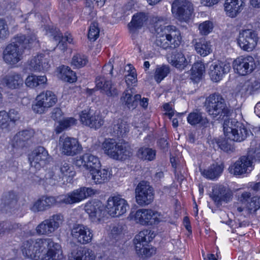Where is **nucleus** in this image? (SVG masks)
Masks as SVG:
<instances>
[{
    "label": "nucleus",
    "instance_id": "nucleus-34",
    "mask_svg": "<svg viewBox=\"0 0 260 260\" xmlns=\"http://www.w3.org/2000/svg\"><path fill=\"white\" fill-rule=\"evenodd\" d=\"M155 236V234L151 230H144L140 231L136 235L134 240L135 247L138 245V244H140V245L148 244L153 240Z\"/></svg>",
    "mask_w": 260,
    "mask_h": 260
},
{
    "label": "nucleus",
    "instance_id": "nucleus-63",
    "mask_svg": "<svg viewBox=\"0 0 260 260\" xmlns=\"http://www.w3.org/2000/svg\"><path fill=\"white\" fill-rule=\"evenodd\" d=\"M84 154L79 157H77L74 161V165L79 167H83L86 169V162L85 158H84Z\"/></svg>",
    "mask_w": 260,
    "mask_h": 260
},
{
    "label": "nucleus",
    "instance_id": "nucleus-43",
    "mask_svg": "<svg viewBox=\"0 0 260 260\" xmlns=\"http://www.w3.org/2000/svg\"><path fill=\"white\" fill-rule=\"evenodd\" d=\"M137 253L143 258H146L151 256L155 253L156 249L155 248L147 244L138 245L135 247Z\"/></svg>",
    "mask_w": 260,
    "mask_h": 260
},
{
    "label": "nucleus",
    "instance_id": "nucleus-28",
    "mask_svg": "<svg viewBox=\"0 0 260 260\" xmlns=\"http://www.w3.org/2000/svg\"><path fill=\"white\" fill-rule=\"evenodd\" d=\"M129 130V126L127 122L121 119H118L113 121L110 133L114 137L123 138L126 136Z\"/></svg>",
    "mask_w": 260,
    "mask_h": 260
},
{
    "label": "nucleus",
    "instance_id": "nucleus-13",
    "mask_svg": "<svg viewBox=\"0 0 260 260\" xmlns=\"http://www.w3.org/2000/svg\"><path fill=\"white\" fill-rule=\"evenodd\" d=\"M96 192L95 190L91 187H81L67 195L60 196L59 202L66 204L78 203L88 197L94 195Z\"/></svg>",
    "mask_w": 260,
    "mask_h": 260
},
{
    "label": "nucleus",
    "instance_id": "nucleus-32",
    "mask_svg": "<svg viewBox=\"0 0 260 260\" xmlns=\"http://www.w3.org/2000/svg\"><path fill=\"white\" fill-rule=\"evenodd\" d=\"M91 179L93 182L96 184H103L108 181L110 178L111 174L106 169L98 170L93 169L90 172Z\"/></svg>",
    "mask_w": 260,
    "mask_h": 260
},
{
    "label": "nucleus",
    "instance_id": "nucleus-12",
    "mask_svg": "<svg viewBox=\"0 0 260 260\" xmlns=\"http://www.w3.org/2000/svg\"><path fill=\"white\" fill-rule=\"evenodd\" d=\"M258 40L256 31L252 29H242L239 32L238 44L242 49L249 52L256 47Z\"/></svg>",
    "mask_w": 260,
    "mask_h": 260
},
{
    "label": "nucleus",
    "instance_id": "nucleus-24",
    "mask_svg": "<svg viewBox=\"0 0 260 260\" xmlns=\"http://www.w3.org/2000/svg\"><path fill=\"white\" fill-rule=\"evenodd\" d=\"M245 6V0H225L223 7L226 15L235 18Z\"/></svg>",
    "mask_w": 260,
    "mask_h": 260
},
{
    "label": "nucleus",
    "instance_id": "nucleus-50",
    "mask_svg": "<svg viewBox=\"0 0 260 260\" xmlns=\"http://www.w3.org/2000/svg\"><path fill=\"white\" fill-rule=\"evenodd\" d=\"M88 62L86 56L79 54L74 55L72 60L71 64L77 68H80L85 66Z\"/></svg>",
    "mask_w": 260,
    "mask_h": 260
},
{
    "label": "nucleus",
    "instance_id": "nucleus-22",
    "mask_svg": "<svg viewBox=\"0 0 260 260\" xmlns=\"http://www.w3.org/2000/svg\"><path fill=\"white\" fill-rule=\"evenodd\" d=\"M85 210L92 222H99L104 215V206L99 200L87 203L85 206Z\"/></svg>",
    "mask_w": 260,
    "mask_h": 260
},
{
    "label": "nucleus",
    "instance_id": "nucleus-48",
    "mask_svg": "<svg viewBox=\"0 0 260 260\" xmlns=\"http://www.w3.org/2000/svg\"><path fill=\"white\" fill-rule=\"evenodd\" d=\"M137 155L143 160H152L155 157L156 152L149 148H141L138 151Z\"/></svg>",
    "mask_w": 260,
    "mask_h": 260
},
{
    "label": "nucleus",
    "instance_id": "nucleus-62",
    "mask_svg": "<svg viewBox=\"0 0 260 260\" xmlns=\"http://www.w3.org/2000/svg\"><path fill=\"white\" fill-rule=\"evenodd\" d=\"M62 115L61 110L59 108H56L51 112V117L55 121H58L60 120Z\"/></svg>",
    "mask_w": 260,
    "mask_h": 260
},
{
    "label": "nucleus",
    "instance_id": "nucleus-38",
    "mask_svg": "<svg viewBox=\"0 0 260 260\" xmlns=\"http://www.w3.org/2000/svg\"><path fill=\"white\" fill-rule=\"evenodd\" d=\"M194 47L197 53L203 56L208 55L212 51L210 43L205 39H200L195 44Z\"/></svg>",
    "mask_w": 260,
    "mask_h": 260
},
{
    "label": "nucleus",
    "instance_id": "nucleus-26",
    "mask_svg": "<svg viewBox=\"0 0 260 260\" xmlns=\"http://www.w3.org/2000/svg\"><path fill=\"white\" fill-rule=\"evenodd\" d=\"M2 83L9 89H19L23 85V79L20 74L11 72L3 78Z\"/></svg>",
    "mask_w": 260,
    "mask_h": 260
},
{
    "label": "nucleus",
    "instance_id": "nucleus-64",
    "mask_svg": "<svg viewBox=\"0 0 260 260\" xmlns=\"http://www.w3.org/2000/svg\"><path fill=\"white\" fill-rule=\"evenodd\" d=\"M220 0H201V3L206 6L211 7L218 4Z\"/></svg>",
    "mask_w": 260,
    "mask_h": 260
},
{
    "label": "nucleus",
    "instance_id": "nucleus-56",
    "mask_svg": "<svg viewBox=\"0 0 260 260\" xmlns=\"http://www.w3.org/2000/svg\"><path fill=\"white\" fill-rule=\"evenodd\" d=\"M10 125V121L7 112L5 110L0 111V128L8 129Z\"/></svg>",
    "mask_w": 260,
    "mask_h": 260
},
{
    "label": "nucleus",
    "instance_id": "nucleus-23",
    "mask_svg": "<svg viewBox=\"0 0 260 260\" xmlns=\"http://www.w3.org/2000/svg\"><path fill=\"white\" fill-rule=\"evenodd\" d=\"M230 69L231 66L229 62L218 61L210 66L209 74L212 80L218 82L225 74L230 72Z\"/></svg>",
    "mask_w": 260,
    "mask_h": 260
},
{
    "label": "nucleus",
    "instance_id": "nucleus-53",
    "mask_svg": "<svg viewBox=\"0 0 260 260\" xmlns=\"http://www.w3.org/2000/svg\"><path fill=\"white\" fill-rule=\"evenodd\" d=\"M128 74L125 76V82L127 85H132L137 82V75L135 69L131 65L128 64Z\"/></svg>",
    "mask_w": 260,
    "mask_h": 260
},
{
    "label": "nucleus",
    "instance_id": "nucleus-4",
    "mask_svg": "<svg viewBox=\"0 0 260 260\" xmlns=\"http://www.w3.org/2000/svg\"><path fill=\"white\" fill-rule=\"evenodd\" d=\"M204 107L206 112L213 118L229 116L231 113L225 99L218 92L211 94L206 98Z\"/></svg>",
    "mask_w": 260,
    "mask_h": 260
},
{
    "label": "nucleus",
    "instance_id": "nucleus-3",
    "mask_svg": "<svg viewBox=\"0 0 260 260\" xmlns=\"http://www.w3.org/2000/svg\"><path fill=\"white\" fill-rule=\"evenodd\" d=\"M102 149L105 154L115 160H125L133 154L127 142L124 141L117 142L114 139H106L102 143Z\"/></svg>",
    "mask_w": 260,
    "mask_h": 260
},
{
    "label": "nucleus",
    "instance_id": "nucleus-8",
    "mask_svg": "<svg viewBox=\"0 0 260 260\" xmlns=\"http://www.w3.org/2000/svg\"><path fill=\"white\" fill-rule=\"evenodd\" d=\"M160 214L157 211L150 209H140L129 217L136 223L142 225H152L157 224L160 221Z\"/></svg>",
    "mask_w": 260,
    "mask_h": 260
},
{
    "label": "nucleus",
    "instance_id": "nucleus-2",
    "mask_svg": "<svg viewBox=\"0 0 260 260\" xmlns=\"http://www.w3.org/2000/svg\"><path fill=\"white\" fill-rule=\"evenodd\" d=\"M165 17L153 18L152 22L156 36L155 45L164 49H174L178 48L182 41L181 32L176 26L168 25Z\"/></svg>",
    "mask_w": 260,
    "mask_h": 260
},
{
    "label": "nucleus",
    "instance_id": "nucleus-36",
    "mask_svg": "<svg viewBox=\"0 0 260 260\" xmlns=\"http://www.w3.org/2000/svg\"><path fill=\"white\" fill-rule=\"evenodd\" d=\"M59 71L58 77L62 80L69 82L74 83L77 80L76 73L71 70L68 66H62L58 69Z\"/></svg>",
    "mask_w": 260,
    "mask_h": 260
},
{
    "label": "nucleus",
    "instance_id": "nucleus-31",
    "mask_svg": "<svg viewBox=\"0 0 260 260\" xmlns=\"http://www.w3.org/2000/svg\"><path fill=\"white\" fill-rule=\"evenodd\" d=\"M187 122L191 125L200 124L207 127L209 124V120L200 110L196 109L190 113L187 118Z\"/></svg>",
    "mask_w": 260,
    "mask_h": 260
},
{
    "label": "nucleus",
    "instance_id": "nucleus-27",
    "mask_svg": "<svg viewBox=\"0 0 260 260\" xmlns=\"http://www.w3.org/2000/svg\"><path fill=\"white\" fill-rule=\"evenodd\" d=\"M35 132L32 129H25L19 132L13 137L12 146L16 148H22L25 147L26 142L34 137Z\"/></svg>",
    "mask_w": 260,
    "mask_h": 260
},
{
    "label": "nucleus",
    "instance_id": "nucleus-30",
    "mask_svg": "<svg viewBox=\"0 0 260 260\" xmlns=\"http://www.w3.org/2000/svg\"><path fill=\"white\" fill-rule=\"evenodd\" d=\"M231 191L222 185L216 186L213 189L211 198L218 205L221 204L222 202L227 203L231 198Z\"/></svg>",
    "mask_w": 260,
    "mask_h": 260
},
{
    "label": "nucleus",
    "instance_id": "nucleus-25",
    "mask_svg": "<svg viewBox=\"0 0 260 260\" xmlns=\"http://www.w3.org/2000/svg\"><path fill=\"white\" fill-rule=\"evenodd\" d=\"M57 203L55 197L43 196L34 203L31 210L34 212L44 211L55 206Z\"/></svg>",
    "mask_w": 260,
    "mask_h": 260
},
{
    "label": "nucleus",
    "instance_id": "nucleus-21",
    "mask_svg": "<svg viewBox=\"0 0 260 260\" xmlns=\"http://www.w3.org/2000/svg\"><path fill=\"white\" fill-rule=\"evenodd\" d=\"M26 68L32 72L47 71L50 68L49 56L38 54L27 61Z\"/></svg>",
    "mask_w": 260,
    "mask_h": 260
},
{
    "label": "nucleus",
    "instance_id": "nucleus-19",
    "mask_svg": "<svg viewBox=\"0 0 260 260\" xmlns=\"http://www.w3.org/2000/svg\"><path fill=\"white\" fill-rule=\"evenodd\" d=\"M82 149L76 138L67 137L61 140V153L63 155L73 156L81 153Z\"/></svg>",
    "mask_w": 260,
    "mask_h": 260
},
{
    "label": "nucleus",
    "instance_id": "nucleus-51",
    "mask_svg": "<svg viewBox=\"0 0 260 260\" xmlns=\"http://www.w3.org/2000/svg\"><path fill=\"white\" fill-rule=\"evenodd\" d=\"M100 28L96 22H92L89 27L88 38L91 41H95L99 37Z\"/></svg>",
    "mask_w": 260,
    "mask_h": 260
},
{
    "label": "nucleus",
    "instance_id": "nucleus-29",
    "mask_svg": "<svg viewBox=\"0 0 260 260\" xmlns=\"http://www.w3.org/2000/svg\"><path fill=\"white\" fill-rule=\"evenodd\" d=\"M96 87L101 89L109 96H114L118 94V91L110 80H107L104 77H98L95 79Z\"/></svg>",
    "mask_w": 260,
    "mask_h": 260
},
{
    "label": "nucleus",
    "instance_id": "nucleus-60",
    "mask_svg": "<svg viewBox=\"0 0 260 260\" xmlns=\"http://www.w3.org/2000/svg\"><path fill=\"white\" fill-rule=\"evenodd\" d=\"M4 200L6 203L8 204H15L17 203V197L14 192H9L4 197Z\"/></svg>",
    "mask_w": 260,
    "mask_h": 260
},
{
    "label": "nucleus",
    "instance_id": "nucleus-1",
    "mask_svg": "<svg viewBox=\"0 0 260 260\" xmlns=\"http://www.w3.org/2000/svg\"><path fill=\"white\" fill-rule=\"evenodd\" d=\"M21 250L25 257L35 260H57L62 257L60 245L51 238L26 240L23 242Z\"/></svg>",
    "mask_w": 260,
    "mask_h": 260
},
{
    "label": "nucleus",
    "instance_id": "nucleus-59",
    "mask_svg": "<svg viewBox=\"0 0 260 260\" xmlns=\"http://www.w3.org/2000/svg\"><path fill=\"white\" fill-rule=\"evenodd\" d=\"M9 35L8 27L4 20L0 19V39L7 38Z\"/></svg>",
    "mask_w": 260,
    "mask_h": 260
},
{
    "label": "nucleus",
    "instance_id": "nucleus-46",
    "mask_svg": "<svg viewBox=\"0 0 260 260\" xmlns=\"http://www.w3.org/2000/svg\"><path fill=\"white\" fill-rule=\"evenodd\" d=\"M61 179L64 177L73 178L76 174L73 166L67 162H63L59 167Z\"/></svg>",
    "mask_w": 260,
    "mask_h": 260
},
{
    "label": "nucleus",
    "instance_id": "nucleus-55",
    "mask_svg": "<svg viewBox=\"0 0 260 260\" xmlns=\"http://www.w3.org/2000/svg\"><path fill=\"white\" fill-rule=\"evenodd\" d=\"M217 143L219 147L225 152H232L235 150L234 145L225 140H218Z\"/></svg>",
    "mask_w": 260,
    "mask_h": 260
},
{
    "label": "nucleus",
    "instance_id": "nucleus-45",
    "mask_svg": "<svg viewBox=\"0 0 260 260\" xmlns=\"http://www.w3.org/2000/svg\"><path fill=\"white\" fill-rule=\"evenodd\" d=\"M86 162V169L89 170L90 172L93 169L99 168L100 166V161L99 158L90 153L84 154V157Z\"/></svg>",
    "mask_w": 260,
    "mask_h": 260
},
{
    "label": "nucleus",
    "instance_id": "nucleus-14",
    "mask_svg": "<svg viewBox=\"0 0 260 260\" xmlns=\"http://www.w3.org/2000/svg\"><path fill=\"white\" fill-rule=\"evenodd\" d=\"M71 235L74 240L83 245L90 243L93 236L92 230L83 224H74L71 229Z\"/></svg>",
    "mask_w": 260,
    "mask_h": 260
},
{
    "label": "nucleus",
    "instance_id": "nucleus-37",
    "mask_svg": "<svg viewBox=\"0 0 260 260\" xmlns=\"http://www.w3.org/2000/svg\"><path fill=\"white\" fill-rule=\"evenodd\" d=\"M15 39H17L20 44L24 47V50L26 48L36 45L39 42L35 35H32L26 37L25 36L20 34L15 36Z\"/></svg>",
    "mask_w": 260,
    "mask_h": 260
},
{
    "label": "nucleus",
    "instance_id": "nucleus-58",
    "mask_svg": "<svg viewBox=\"0 0 260 260\" xmlns=\"http://www.w3.org/2000/svg\"><path fill=\"white\" fill-rule=\"evenodd\" d=\"M21 227V225L19 223L5 222L2 228L6 230V233H9L15 231L17 229H20Z\"/></svg>",
    "mask_w": 260,
    "mask_h": 260
},
{
    "label": "nucleus",
    "instance_id": "nucleus-35",
    "mask_svg": "<svg viewBox=\"0 0 260 260\" xmlns=\"http://www.w3.org/2000/svg\"><path fill=\"white\" fill-rule=\"evenodd\" d=\"M223 167L217 164L211 165L207 169L201 171L202 175L207 179L214 180L222 173Z\"/></svg>",
    "mask_w": 260,
    "mask_h": 260
},
{
    "label": "nucleus",
    "instance_id": "nucleus-33",
    "mask_svg": "<svg viewBox=\"0 0 260 260\" xmlns=\"http://www.w3.org/2000/svg\"><path fill=\"white\" fill-rule=\"evenodd\" d=\"M72 260H95L94 252L90 249L81 247L72 253Z\"/></svg>",
    "mask_w": 260,
    "mask_h": 260
},
{
    "label": "nucleus",
    "instance_id": "nucleus-44",
    "mask_svg": "<svg viewBox=\"0 0 260 260\" xmlns=\"http://www.w3.org/2000/svg\"><path fill=\"white\" fill-rule=\"evenodd\" d=\"M47 81V79L45 76L30 75L26 78L25 84L27 87L34 88L40 85L45 84Z\"/></svg>",
    "mask_w": 260,
    "mask_h": 260
},
{
    "label": "nucleus",
    "instance_id": "nucleus-39",
    "mask_svg": "<svg viewBox=\"0 0 260 260\" xmlns=\"http://www.w3.org/2000/svg\"><path fill=\"white\" fill-rule=\"evenodd\" d=\"M146 20V16L143 13L134 15L131 22L128 24L130 31H134L137 29L140 28Z\"/></svg>",
    "mask_w": 260,
    "mask_h": 260
},
{
    "label": "nucleus",
    "instance_id": "nucleus-5",
    "mask_svg": "<svg viewBox=\"0 0 260 260\" xmlns=\"http://www.w3.org/2000/svg\"><path fill=\"white\" fill-rule=\"evenodd\" d=\"M223 129L225 136L234 142H242L248 135V131L245 126L236 119L225 121Z\"/></svg>",
    "mask_w": 260,
    "mask_h": 260
},
{
    "label": "nucleus",
    "instance_id": "nucleus-40",
    "mask_svg": "<svg viewBox=\"0 0 260 260\" xmlns=\"http://www.w3.org/2000/svg\"><path fill=\"white\" fill-rule=\"evenodd\" d=\"M205 72L204 64L201 62H195L191 69L190 79L194 82H199Z\"/></svg>",
    "mask_w": 260,
    "mask_h": 260
},
{
    "label": "nucleus",
    "instance_id": "nucleus-20",
    "mask_svg": "<svg viewBox=\"0 0 260 260\" xmlns=\"http://www.w3.org/2000/svg\"><path fill=\"white\" fill-rule=\"evenodd\" d=\"M252 159L249 155L242 156L229 169L234 175H241L251 171L252 169Z\"/></svg>",
    "mask_w": 260,
    "mask_h": 260
},
{
    "label": "nucleus",
    "instance_id": "nucleus-16",
    "mask_svg": "<svg viewBox=\"0 0 260 260\" xmlns=\"http://www.w3.org/2000/svg\"><path fill=\"white\" fill-rule=\"evenodd\" d=\"M233 67L239 75L245 76L252 73L256 66L255 60L252 56H241L234 61Z\"/></svg>",
    "mask_w": 260,
    "mask_h": 260
},
{
    "label": "nucleus",
    "instance_id": "nucleus-41",
    "mask_svg": "<svg viewBox=\"0 0 260 260\" xmlns=\"http://www.w3.org/2000/svg\"><path fill=\"white\" fill-rule=\"evenodd\" d=\"M61 179L60 176L55 175L52 170H48L45 175L43 179H40V182L44 186H53L57 184Z\"/></svg>",
    "mask_w": 260,
    "mask_h": 260
},
{
    "label": "nucleus",
    "instance_id": "nucleus-6",
    "mask_svg": "<svg viewBox=\"0 0 260 260\" xmlns=\"http://www.w3.org/2000/svg\"><path fill=\"white\" fill-rule=\"evenodd\" d=\"M63 221L64 217L61 213L53 214L39 224L36 232L38 235L49 236L60 226Z\"/></svg>",
    "mask_w": 260,
    "mask_h": 260
},
{
    "label": "nucleus",
    "instance_id": "nucleus-42",
    "mask_svg": "<svg viewBox=\"0 0 260 260\" xmlns=\"http://www.w3.org/2000/svg\"><path fill=\"white\" fill-rule=\"evenodd\" d=\"M171 63L179 69H183L188 64L184 55L182 52L175 53L171 56Z\"/></svg>",
    "mask_w": 260,
    "mask_h": 260
},
{
    "label": "nucleus",
    "instance_id": "nucleus-54",
    "mask_svg": "<svg viewBox=\"0 0 260 260\" xmlns=\"http://www.w3.org/2000/svg\"><path fill=\"white\" fill-rule=\"evenodd\" d=\"M213 28V24L210 21H205L199 25V30L202 35H207L210 33Z\"/></svg>",
    "mask_w": 260,
    "mask_h": 260
},
{
    "label": "nucleus",
    "instance_id": "nucleus-15",
    "mask_svg": "<svg viewBox=\"0 0 260 260\" xmlns=\"http://www.w3.org/2000/svg\"><path fill=\"white\" fill-rule=\"evenodd\" d=\"M193 9L192 4L187 0H175L172 5V12L180 21L189 19Z\"/></svg>",
    "mask_w": 260,
    "mask_h": 260
},
{
    "label": "nucleus",
    "instance_id": "nucleus-57",
    "mask_svg": "<svg viewBox=\"0 0 260 260\" xmlns=\"http://www.w3.org/2000/svg\"><path fill=\"white\" fill-rule=\"evenodd\" d=\"M7 114L8 115L10 123L12 122L13 124H15L17 121H19L21 117L19 111L14 109H10L9 112H7Z\"/></svg>",
    "mask_w": 260,
    "mask_h": 260
},
{
    "label": "nucleus",
    "instance_id": "nucleus-49",
    "mask_svg": "<svg viewBox=\"0 0 260 260\" xmlns=\"http://www.w3.org/2000/svg\"><path fill=\"white\" fill-rule=\"evenodd\" d=\"M170 71V68L168 66L157 67L154 73V79L157 83L160 82L168 75Z\"/></svg>",
    "mask_w": 260,
    "mask_h": 260
},
{
    "label": "nucleus",
    "instance_id": "nucleus-11",
    "mask_svg": "<svg viewBox=\"0 0 260 260\" xmlns=\"http://www.w3.org/2000/svg\"><path fill=\"white\" fill-rule=\"evenodd\" d=\"M108 214L112 217H119L124 214L129 209L127 202L120 196L110 197L106 206Z\"/></svg>",
    "mask_w": 260,
    "mask_h": 260
},
{
    "label": "nucleus",
    "instance_id": "nucleus-61",
    "mask_svg": "<svg viewBox=\"0 0 260 260\" xmlns=\"http://www.w3.org/2000/svg\"><path fill=\"white\" fill-rule=\"evenodd\" d=\"M61 123V125L63 126L66 129L72 126L75 125L77 123V120L73 117H69L64 119L60 121Z\"/></svg>",
    "mask_w": 260,
    "mask_h": 260
},
{
    "label": "nucleus",
    "instance_id": "nucleus-17",
    "mask_svg": "<svg viewBox=\"0 0 260 260\" xmlns=\"http://www.w3.org/2000/svg\"><path fill=\"white\" fill-rule=\"evenodd\" d=\"M50 158L47 150L42 146L35 148L28 155L31 167L39 170L48 161Z\"/></svg>",
    "mask_w": 260,
    "mask_h": 260
},
{
    "label": "nucleus",
    "instance_id": "nucleus-9",
    "mask_svg": "<svg viewBox=\"0 0 260 260\" xmlns=\"http://www.w3.org/2000/svg\"><path fill=\"white\" fill-rule=\"evenodd\" d=\"M36 101V104L32 106V110L36 113L43 114L55 105L57 98L52 91L47 90L37 95Z\"/></svg>",
    "mask_w": 260,
    "mask_h": 260
},
{
    "label": "nucleus",
    "instance_id": "nucleus-52",
    "mask_svg": "<svg viewBox=\"0 0 260 260\" xmlns=\"http://www.w3.org/2000/svg\"><path fill=\"white\" fill-rule=\"evenodd\" d=\"M260 208V198L253 197L246 204V209L250 213L255 212Z\"/></svg>",
    "mask_w": 260,
    "mask_h": 260
},
{
    "label": "nucleus",
    "instance_id": "nucleus-18",
    "mask_svg": "<svg viewBox=\"0 0 260 260\" xmlns=\"http://www.w3.org/2000/svg\"><path fill=\"white\" fill-rule=\"evenodd\" d=\"M81 122L95 129L100 128L104 123V119L99 113L91 114L89 110H84L80 114Z\"/></svg>",
    "mask_w": 260,
    "mask_h": 260
},
{
    "label": "nucleus",
    "instance_id": "nucleus-10",
    "mask_svg": "<svg viewBox=\"0 0 260 260\" xmlns=\"http://www.w3.org/2000/svg\"><path fill=\"white\" fill-rule=\"evenodd\" d=\"M135 193L136 202L140 206L148 205L154 200L153 189L147 181L139 182L135 189Z\"/></svg>",
    "mask_w": 260,
    "mask_h": 260
},
{
    "label": "nucleus",
    "instance_id": "nucleus-7",
    "mask_svg": "<svg viewBox=\"0 0 260 260\" xmlns=\"http://www.w3.org/2000/svg\"><path fill=\"white\" fill-rule=\"evenodd\" d=\"M24 48L14 37L12 42L8 44L3 51L4 61L10 65L17 63L23 58Z\"/></svg>",
    "mask_w": 260,
    "mask_h": 260
},
{
    "label": "nucleus",
    "instance_id": "nucleus-47",
    "mask_svg": "<svg viewBox=\"0 0 260 260\" xmlns=\"http://www.w3.org/2000/svg\"><path fill=\"white\" fill-rule=\"evenodd\" d=\"M134 93L132 89L126 90L123 93V96L121 98L122 102L126 107L131 109H134L136 108V102L133 101V95Z\"/></svg>",
    "mask_w": 260,
    "mask_h": 260
}]
</instances>
